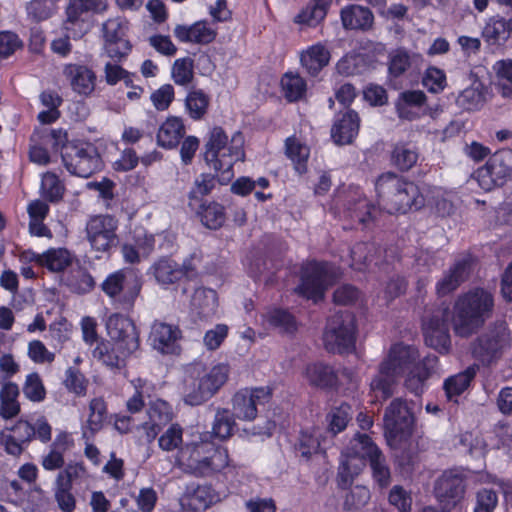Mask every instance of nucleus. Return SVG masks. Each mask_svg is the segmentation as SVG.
Listing matches in <instances>:
<instances>
[{
    "mask_svg": "<svg viewBox=\"0 0 512 512\" xmlns=\"http://www.w3.org/2000/svg\"><path fill=\"white\" fill-rule=\"evenodd\" d=\"M439 358L435 354H428L419 360L410 371L407 372L404 385L415 396H421L425 390V383L436 371Z\"/></svg>",
    "mask_w": 512,
    "mask_h": 512,
    "instance_id": "nucleus-25",
    "label": "nucleus"
},
{
    "mask_svg": "<svg viewBox=\"0 0 512 512\" xmlns=\"http://www.w3.org/2000/svg\"><path fill=\"white\" fill-rule=\"evenodd\" d=\"M173 34L180 43L208 45L215 41L217 30L207 20H198L190 25L177 24Z\"/></svg>",
    "mask_w": 512,
    "mask_h": 512,
    "instance_id": "nucleus-23",
    "label": "nucleus"
},
{
    "mask_svg": "<svg viewBox=\"0 0 512 512\" xmlns=\"http://www.w3.org/2000/svg\"><path fill=\"white\" fill-rule=\"evenodd\" d=\"M398 376L391 371H384L379 364L378 374L371 380L370 389L379 401H386L393 395V388Z\"/></svg>",
    "mask_w": 512,
    "mask_h": 512,
    "instance_id": "nucleus-53",
    "label": "nucleus"
},
{
    "mask_svg": "<svg viewBox=\"0 0 512 512\" xmlns=\"http://www.w3.org/2000/svg\"><path fill=\"white\" fill-rule=\"evenodd\" d=\"M328 278L327 263L311 260L301 267L300 283L295 292L304 299L318 303L324 299Z\"/></svg>",
    "mask_w": 512,
    "mask_h": 512,
    "instance_id": "nucleus-13",
    "label": "nucleus"
},
{
    "mask_svg": "<svg viewBox=\"0 0 512 512\" xmlns=\"http://www.w3.org/2000/svg\"><path fill=\"white\" fill-rule=\"evenodd\" d=\"M411 67V56L405 48H397L389 53L388 74L390 82L402 77Z\"/></svg>",
    "mask_w": 512,
    "mask_h": 512,
    "instance_id": "nucleus-55",
    "label": "nucleus"
},
{
    "mask_svg": "<svg viewBox=\"0 0 512 512\" xmlns=\"http://www.w3.org/2000/svg\"><path fill=\"white\" fill-rule=\"evenodd\" d=\"M287 157L293 162L295 170L299 174L307 172V163L309 158L308 149L298 142L294 137H289L285 141Z\"/></svg>",
    "mask_w": 512,
    "mask_h": 512,
    "instance_id": "nucleus-56",
    "label": "nucleus"
},
{
    "mask_svg": "<svg viewBox=\"0 0 512 512\" xmlns=\"http://www.w3.org/2000/svg\"><path fill=\"white\" fill-rule=\"evenodd\" d=\"M107 403L102 397L92 398L89 402V415L86 424L81 427L82 439L93 441L96 434L102 430L107 419Z\"/></svg>",
    "mask_w": 512,
    "mask_h": 512,
    "instance_id": "nucleus-35",
    "label": "nucleus"
},
{
    "mask_svg": "<svg viewBox=\"0 0 512 512\" xmlns=\"http://www.w3.org/2000/svg\"><path fill=\"white\" fill-rule=\"evenodd\" d=\"M494 297L481 287L459 295L453 305L452 324L457 336L467 338L481 329L492 315Z\"/></svg>",
    "mask_w": 512,
    "mask_h": 512,
    "instance_id": "nucleus-3",
    "label": "nucleus"
},
{
    "mask_svg": "<svg viewBox=\"0 0 512 512\" xmlns=\"http://www.w3.org/2000/svg\"><path fill=\"white\" fill-rule=\"evenodd\" d=\"M92 356L112 371L120 370L126 366L127 358L120 354L118 347L110 340L101 339L93 349Z\"/></svg>",
    "mask_w": 512,
    "mask_h": 512,
    "instance_id": "nucleus-41",
    "label": "nucleus"
},
{
    "mask_svg": "<svg viewBox=\"0 0 512 512\" xmlns=\"http://www.w3.org/2000/svg\"><path fill=\"white\" fill-rule=\"evenodd\" d=\"M217 183H219V177L215 172L214 174L201 173L197 176L188 193V206L201 207V202L206 201L204 197L212 193Z\"/></svg>",
    "mask_w": 512,
    "mask_h": 512,
    "instance_id": "nucleus-47",
    "label": "nucleus"
},
{
    "mask_svg": "<svg viewBox=\"0 0 512 512\" xmlns=\"http://www.w3.org/2000/svg\"><path fill=\"white\" fill-rule=\"evenodd\" d=\"M183 501L188 510L202 512L218 503L220 495L211 484H191L186 488Z\"/></svg>",
    "mask_w": 512,
    "mask_h": 512,
    "instance_id": "nucleus-27",
    "label": "nucleus"
},
{
    "mask_svg": "<svg viewBox=\"0 0 512 512\" xmlns=\"http://www.w3.org/2000/svg\"><path fill=\"white\" fill-rule=\"evenodd\" d=\"M333 0H309L294 17V23L316 28L326 18Z\"/></svg>",
    "mask_w": 512,
    "mask_h": 512,
    "instance_id": "nucleus-38",
    "label": "nucleus"
},
{
    "mask_svg": "<svg viewBox=\"0 0 512 512\" xmlns=\"http://www.w3.org/2000/svg\"><path fill=\"white\" fill-rule=\"evenodd\" d=\"M186 128L180 116L170 115L159 126L156 138L157 144L164 149H173L179 146L184 138Z\"/></svg>",
    "mask_w": 512,
    "mask_h": 512,
    "instance_id": "nucleus-36",
    "label": "nucleus"
},
{
    "mask_svg": "<svg viewBox=\"0 0 512 512\" xmlns=\"http://www.w3.org/2000/svg\"><path fill=\"white\" fill-rule=\"evenodd\" d=\"M267 322L287 334H294L298 330L296 317L284 308H273L267 314Z\"/></svg>",
    "mask_w": 512,
    "mask_h": 512,
    "instance_id": "nucleus-57",
    "label": "nucleus"
},
{
    "mask_svg": "<svg viewBox=\"0 0 512 512\" xmlns=\"http://www.w3.org/2000/svg\"><path fill=\"white\" fill-rule=\"evenodd\" d=\"M35 262L51 272H62L73 262V255L66 248H50L42 254H37Z\"/></svg>",
    "mask_w": 512,
    "mask_h": 512,
    "instance_id": "nucleus-44",
    "label": "nucleus"
},
{
    "mask_svg": "<svg viewBox=\"0 0 512 512\" xmlns=\"http://www.w3.org/2000/svg\"><path fill=\"white\" fill-rule=\"evenodd\" d=\"M377 202L389 214H406L419 210L425 198L418 185L394 172H385L375 181Z\"/></svg>",
    "mask_w": 512,
    "mask_h": 512,
    "instance_id": "nucleus-2",
    "label": "nucleus"
},
{
    "mask_svg": "<svg viewBox=\"0 0 512 512\" xmlns=\"http://www.w3.org/2000/svg\"><path fill=\"white\" fill-rule=\"evenodd\" d=\"M200 218L201 223L212 230L219 229L226 220L225 207L217 201L201 202V207H189Z\"/></svg>",
    "mask_w": 512,
    "mask_h": 512,
    "instance_id": "nucleus-42",
    "label": "nucleus"
},
{
    "mask_svg": "<svg viewBox=\"0 0 512 512\" xmlns=\"http://www.w3.org/2000/svg\"><path fill=\"white\" fill-rule=\"evenodd\" d=\"M87 12L76 0H70L66 8V20L63 27L67 33H70L74 39L81 38L85 33V21L82 14Z\"/></svg>",
    "mask_w": 512,
    "mask_h": 512,
    "instance_id": "nucleus-52",
    "label": "nucleus"
},
{
    "mask_svg": "<svg viewBox=\"0 0 512 512\" xmlns=\"http://www.w3.org/2000/svg\"><path fill=\"white\" fill-rule=\"evenodd\" d=\"M118 220L109 214L94 215L86 223L85 232L96 259L108 258L119 244Z\"/></svg>",
    "mask_w": 512,
    "mask_h": 512,
    "instance_id": "nucleus-10",
    "label": "nucleus"
},
{
    "mask_svg": "<svg viewBox=\"0 0 512 512\" xmlns=\"http://www.w3.org/2000/svg\"><path fill=\"white\" fill-rule=\"evenodd\" d=\"M359 114L353 109L338 112L331 127V138L336 145H349L354 142L360 130Z\"/></svg>",
    "mask_w": 512,
    "mask_h": 512,
    "instance_id": "nucleus-22",
    "label": "nucleus"
},
{
    "mask_svg": "<svg viewBox=\"0 0 512 512\" xmlns=\"http://www.w3.org/2000/svg\"><path fill=\"white\" fill-rule=\"evenodd\" d=\"M233 413L229 409L219 408L215 414L212 434L220 440H226L232 436L235 420Z\"/></svg>",
    "mask_w": 512,
    "mask_h": 512,
    "instance_id": "nucleus-59",
    "label": "nucleus"
},
{
    "mask_svg": "<svg viewBox=\"0 0 512 512\" xmlns=\"http://www.w3.org/2000/svg\"><path fill=\"white\" fill-rule=\"evenodd\" d=\"M143 286L142 277L133 269L123 268L110 273L101 284L115 308L129 312L134 308Z\"/></svg>",
    "mask_w": 512,
    "mask_h": 512,
    "instance_id": "nucleus-7",
    "label": "nucleus"
},
{
    "mask_svg": "<svg viewBox=\"0 0 512 512\" xmlns=\"http://www.w3.org/2000/svg\"><path fill=\"white\" fill-rule=\"evenodd\" d=\"M182 332L177 325L155 321L151 327L150 340L155 349L163 354H178L180 346L177 341Z\"/></svg>",
    "mask_w": 512,
    "mask_h": 512,
    "instance_id": "nucleus-26",
    "label": "nucleus"
},
{
    "mask_svg": "<svg viewBox=\"0 0 512 512\" xmlns=\"http://www.w3.org/2000/svg\"><path fill=\"white\" fill-rule=\"evenodd\" d=\"M471 270L472 260L469 257L456 260L436 283L437 295L444 297L456 291L468 279Z\"/></svg>",
    "mask_w": 512,
    "mask_h": 512,
    "instance_id": "nucleus-28",
    "label": "nucleus"
},
{
    "mask_svg": "<svg viewBox=\"0 0 512 512\" xmlns=\"http://www.w3.org/2000/svg\"><path fill=\"white\" fill-rule=\"evenodd\" d=\"M466 484L462 474L446 470L434 484V494L445 505H456L465 494Z\"/></svg>",
    "mask_w": 512,
    "mask_h": 512,
    "instance_id": "nucleus-20",
    "label": "nucleus"
},
{
    "mask_svg": "<svg viewBox=\"0 0 512 512\" xmlns=\"http://www.w3.org/2000/svg\"><path fill=\"white\" fill-rule=\"evenodd\" d=\"M22 391L25 397L34 403L44 401L47 394L43 381L37 372L29 373L26 376Z\"/></svg>",
    "mask_w": 512,
    "mask_h": 512,
    "instance_id": "nucleus-61",
    "label": "nucleus"
},
{
    "mask_svg": "<svg viewBox=\"0 0 512 512\" xmlns=\"http://www.w3.org/2000/svg\"><path fill=\"white\" fill-rule=\"evenodd\" d=\"M352 415V406L347 402H341L338 406H333L325 417L327 431L333 436L343 432L352 420Z\"/></svg>",
    "mask_w": 512,
    "mask_h": 512,
    "instance_id": "nucleus-51",
    "label": "nucleus"
},
{
    "mask_svg": "<svg viewBox=\"0 0 512 512\" xmlns=\"http://www.w3.org/2000/svg\"><path fill=\"white\" fill-rule=\"evenodd\" d=\"M511 346V333L505 322H495L469 343V353L478 367L496 365Z\"/></svg>",
    "mask_w": 512,
    "mask_h": 512,
    "instance_id": "nucleus-5",
    "label": "nucleus"
},
{
    "mask_svg": "<svg viewBox=\"0 0 512 512\" xmlns=\"http://www.w3.org/2000/svg\"><path fill=\"white\" fill-rule=\"evenodd\" d=\"M218 305V294L214 289L198 287L191 298V314L199 321H207L216 315Z\"/></svg>",
    "mask_w": 512,
    "mask_h": 512,
    "instance_id": "nucleus-31",
    "label": "nucleus"
},
{
    "mask_svg": "<svg viewBox=\"0 0 512 512\" xmlns=\"http://www.w3.org/2000/svg\"><path fill=\"white\" fill-rule=\"evenodd\" d=\"M65 285L71 292L83 295L94 289L95 280L85 268L78 267L67 275Z\"/></svg>",
    "mask_w": 512,
    "mask_h": 512,
    "instance_id": "nucleus-54",
    "label": "nucleus"
},
{
    "mask_svg": "<svg viewBox=\"0 0 512 512\" xmlns=\"http://www.w3.org/2000/svg\"><path fill=\"white\" fill-rule=\"evenodd\" d=\"M62 162L70 174L81 178H89L104 167L98 148L93 143L82 140L66 144L62 151Z\"/></svg>",
    "mask_w": 512,
    "mask_h": 512,
    "instance_id": "nucleus-9",
    "label": "nucleus"
},
{
    "mask_svg": "<svg viewBox=\"0 0 512 512\" xmlns=\"http://www.w3.org/2000/svg\"><path fill=\"white\" fill-rule=\"evenodd\" d=\"M148 419L142 424V428L149 441H153L170 424L174 418L171 404L163 399L151 401L147 408Z\"/></svg>",
    "mask_w": 512,
    "mask_h": 512,
    "instance_id": "nucleus-21",
    "label": "nucleus"
},
{
    "mask_svg": "<svg viewBox=\"0 0 512 512\" xmlns=\"http://www.w3.org/2000/svg\"><path fill=\"white\" fill-rule=\"evenodd\" d=\"M415 418L406 401L395 398L384 414L385 436L388 442L407 441L413 433Z\"/></svg>",
    "mask_w": 512,
    "mask_h": 512,
    "instance_id": "nucleus-12",
    "label": "nucleus"
},
{
    "mask_svg": "<svg viewBox=\"0 0 512 512\" xmlns=\"http://www.w3.org/2000/svg\"><path fill=\"white\" fill-rule=\"evenodd\" d=\"M272 395L269 387L242 388L232 397V413L239 420L253 421L258 407L269 403Z\"/></svg>",
    "mask_w": 512,
    "mask_h": 512,
    "instance_id": "nucleus-16",
    "label": "nucleus"
},
{
    "mask_svg": "<svg viewBox=\"0 0 512 512\" xmlns=\"http://www.w3.org/2000/svg\"><path fill=\"white\" fill-rule=\"evenodd\" d=\"M201 155L206 165L218 174L219 184L227 185L234 178V166L245 160L241 132L233 135L229 142L221 126H213L204 138Z\"/></svg>",
    "mask_w": 512,
    "mask_h": 512,
    "instance_id": "nucleus-1",
    "label": "nucleus"
},
{
    "mask_svg": "<svg viewBox=\"0 0 512 512\" xmlns=\"http://www.w3.org/2000/svg\"><path fill=\"white\" fill-rule=\"evenodd\" d=\"M426 101L425 93L420 90H407L400 93L395 104L398 117L409 121L418 119L420 114L415 109L422 108Z\"/></svg>",
    "mask_w": 512,
    "mask_h": 512,
    "instance_id": "nucleus-40",
    "label": "nucleus"
},
{
    "mask_svg": "<svg viewBox=\"0 0 512 512\" xmlns=\"http://www.w3.org/2000/svg\"><path fill=\"white\" fill-rule=\"evenodd\" d=\"M344 215L353 222L367 227L375 219L376 206L366 197L360 187L350 186L344 203Z\"/></svg>",
    "mask_w": 512,
    "mask_h": 512,
    "instance_id": "nucleus-17",
    "label": "nucleus"
},
{
    "mask_svg": "<svg viewBox=\"0 0 512 512\" xmlns=\"http://www.w3.org/2000/svg\"><path fill=\"white\" fill-rule=\"evenodd\" d=\"M305 377L310 386L326 391H337L340 387V380L334 366L317 361L309 363L305 367Z\"/></svg>",
    "mask_w": 512,
    "mask_h": 512,
    "instance_id": "nucleus-24",
    "label": "nucleus"
},
{
    "mask_svg": "<svg viewBox=\"0 0 512 512\" xmlns=\"http://www.w3.org/2000/svg\"><path fill=\"white\" fill-rule=\"evenodd\" d=\"M129 21L124 17L109 18L103 23L104 50L115 62H121L132 51L129 41Z\"/></svg>",
    "mask_w": 512,
    "mask_h": 512,
    "instance_id": "nucleus-15",
    "label": "nucleus"
},
{
    "mask_svg": "<svg viewBox=\"0 0 512 512\" xmlns=\"http://www.w3.org/2000/svg\"><path fill=\"white\" fill-rule=\"evenodd\" d=\"M30 142H36L42 145L51 154L60 153L66 144H69L68 133L62 128L48 129V128H36L30 136Z\"/></svg>",
    "mask_w": 512,
    "mask_h": 512,
    "instance_id": "nucleus-39",
    "label": "nucleus"
},
{
    "mask_svg": "<svg viewBox=\"0 0 512 512\" xmlns=\"http://www.w3.org/2000/svg\"><path fill=\"white\" fill-rule=\"evenodd\" d=\"M330 59L329 49L321 42L308 46L300 54V64L310 77H317Z\"/></svg>",
    "mask_w": 512,
    "mask_h": 512,
    "instance_id": "nucleus-34",
    "label": "nucleus"
},
{
    "mask_svg": "<svg viewBox=\"0 0 512 512\" xmlns=\"http://www.w3.org/2000/svg\"><path fill=\"white\" fill-rule=\"evenodd\" d=\"M63 74L69 80L72 90L77 94L89 96L95 90L97 76L88 66L68 63L63 67Z\"/></svg>",
    "mask_w": 512,
    "mask_h": 512,
    "instance_id": "nucleus-29",
    "label": "nucleus"
},
{
    "mask_svg": "<svg viewBox=\"0 0 512 512\" xmlns=\"http://www.w3.org/2000/svg\"><path fill=\"white\" fill-rule=\"evenodd\" d=\"M183 428L178 423H171L167 430L158 438V446L161 450L171 452L183 447Z\"/></svg>",
    "mask_w": 512,
    "mask_h": 512,
    "instance_id": "nucleus-62",
    "label": "nucleus"
},
{
    "mask_svg": "<svg viewBox=\"0 0 512 512\" xmlns=\"http://www.w3.org/2000/svg\"><path fill=\"white\" fill-rule=\"evenodd\" d=\"M130 383L134 388V393L126 401V410L130 414H137L145 407V396H149L147 392L150 384L141 377L132 379Z\"/></svg>",
    "mask_w": 512,
    "mask_h": 512,
    "instance_id": "nucleus-58",
    "label": "nucleus"
},
{
    "mask_svg": "<svg viewBox=\"0 0 512 512\" xmlns=\"http://www.w3.org/2000/svg\"><path fill=\"white\" fill-rule=\"evenodd\" d=\"M193 60L189 57L176 59L172 66V78L177 85L186 86L193 80Z\"/></svg>",
    "mask_w": 512,
    "mask_h": 512,
    "instance_id": "nucleus-63",
    "label": "nucleus"
},
{
    "mask_svg": "<svg viewBox=\"0 0 512 512\" xmlns=\"http://www.w3.org/2000/svg\"><path fill=\"white\" fill-rule=\"evenodd\" d=\"M337 474V485L341 489L351 486L355 476L359 474L361 466L381 456V450L367 434L357 433L350 441Z\"/></svg>",
    "mask_w": 512,
    "mask_h": 512,
    "instance_id": "nucleus-6",
    "label": "nucleus"
},
{
    "mask_svg": "<svg viewBox=\"0 0 512 512\" xmlns=\"http://www.w3.org/2000/svg\"><path fill=\"white\" fill-rule=\"evenodd\" d=\"M358 326L355 315L349 311H339L327 321L323 332V344L327 352L350 354L356 348Z\"/></svg>",
    "mask_w": 512,
    "mask_h": 512,
    "instance_id": "nucleus-8",
    "label": "nucleus"
},
{
    "mask_svg": "<svg viewBox=\"0 0 512 512\" xmlns=\"http://www.w3.org/2000/svg\"><path fill=\"white\" fill-rule=\"evenodd\" d=\"M475 177L480 187L486 191L505 185L512 178V149L504 148L493 153L475 171Z\"/></svg>",
    "mask_w": 512,
    "mask_h": 512,
    "instance_id": "nucleus-11",
    "label": "nucleus"
},
{
    "mask_svg": "<svg viewBox=\"0 0 512 512\" xmlns=\"http://www.w3.org/2000/svg\"><path fill=\"white\" fill-rule=\"evenodd\" d=\"M150 269L158 284L165 288L178 283L186 276L184 267L170 257H161Z\"/></svg>",
    "mask_w": 512,
    "mask_h": 512,
    "instance_id": "nucleus-37",
    "label": "nucleus"
},
{
    "mask_svg": "<svg viewBox=\"0 0 512 512\" xmlns=\"http://www.w3.org/2000/svg\"><path fill=\"white\" fill-rule=\"evenodd\" d=\"M280 87L284 98L289 103L299 102L307 94V82L297 72H285L280 79Z\"/></svg>",
    "mask_w": 512,
    "mask_h": 512,
    "instance_id": "nucleus-49",
    "label": "nucleus"
},
{
    "mask_svg": "<svg viewBox=\"0 0 512 512\" xmlns=\"http://www.w3.org/2000/svg\"><path fill=\"white\" fill-rule=\"evenodd\" d=\"M19 386L12 381L5 382L0 388V417L4 420L15 418L21 412L18 401Z\"/></svg>",
    "mask_w": 512,
    "mask_h": 512,
    "instance_id": "nucleus-45",
    "label": "nucleus"
},
{
    "mask_svg": "<svg viewBox=\"0 0 512 512\" xmlns=\"http://www.w3.org/2000/svg\"><path fill=\"white\" fill-rule=\"evenodd\" d=\"M107 333L120 354L129 358L140 347V333L134 321L120 313H113L106 322Z\"/></svg>",
    "mask_w": 512,
    "mask_h": 512,
    "instance_id": "nucleus-14",
    "label": "nucleus"
},
{
    "mask_svg": "<svg viewBox=\"0 0 512 512\" xmlns=\"http://www.w3.org/2000/svg\"><path fill=\"white\" fill-rule=\"evenodd\" d=\"M229 373L230 367L226 363H218L208 371L200 366L187 369L181 388L183 402L189 406L207 402L228 381Z\"/></svg>",
    "mask_w": 512,
    "mask_h": 512,
    "instance_id": "nucleus-4",
    "label": "nucleus"
},
{
    "mask_svg": "<svg viewBox=\"0 0 512 512\" xmlns=\"http://www.w3.org/2000/svg\"><path fill=\"white\" fill-rule=\"evenodd\" d=\"M207 449L209 453L195 464L196 477L214 476L229 465V454L226 448L210 441Z\"/></svg>",
    "mask_w": 512,
    "mask_h": 512,
    "instance_id": "nucleus-30",
    "label": "nucleus"
},
{
    "mask_svg": "<svg viewBox=\"0 0 512 512\" xmlns=\"http://www.w3.org/2000/svg\"><path fill=\"white\" fill-rule=\"evenodd\" d=\"M210 96L202 89L192 88L184 100L185 112L193 121L203 120L210 107Z\"/></svg>",
    "mask_w": 512,
    "mask_h": 512,
    "instance_id": "nucleus-46",
    "label": "nucleus"
},
{
    "mask_svg": "<svg viewBox=\"0 0 512 512\" xmlns=\"http://www.w3.org/2000/svg\"><path fill=\"white\" fill-rule=\"evenodd\" d=\"M447 316L448 308H445L441 315L433 314L422 325L425 344L441 354L448 353L451 348Z\"/></svg>",
    "mask_w": 512,
    "mask_h": 512,
    "instance_id": "nucleus-18",
    "label": "nucleus"
},
{
    "mask_svg": "<svg viewBox=\"0 0 512 512\" xmlns=\"http://www.w3.org/2000/svg\"><path fill=\"white\" fill-rule=\"evenodd\" d=\"M477 371L478 366L476 364H472L465 370L445 379L443 388L447 398L452 400L454 397H458L463 394L476 377Z\"/></svg>",
    "mask_w": 512,
    "mask_h": 512,
    "instance_id": "nucleus-48",
    "label": "nucleus"
},
{
    "mask_svg": "<svg viewBox=\"0 0 512 512\" xmlns=\"http://www.w3.org/2000/svg\"><path fill=\"white\" fill-rule=\"evenodd\" d=\"M498 500L496 490L483 487L475 494L473 512H494L498 506Z\"/></svg>",
    "mask_w": 512,
    "mask_h": 512,
    "instance_id": "nucleus-64",
    "label": "nucleus"
},
{
    "mask_svg": "<svg viewBox=\"0 0 512 512\" xmlns=\"http://www.w3.org/2000/svg\"><path fill=\"white\" fill-rule=\"evenodd\" d=\"M482 38L489 46L503 47L512 38V16L489 17L482 29Z\"/></svg>",
    "mask_w": 512,
    "mask_h": 512,
    "instance_id": "nucleus-32",
    "label": "nucleus"
},
{
    "mask_svg": "<svg viewBox=\"0 0 512 512\" xmlns=\"http://www.w3.org/2000/svg\"><path fill=\"white\" fill-rule=\"evenodd\" d=\"M485 102L482 89L474 86L465 88L456 98V104L465 111L479 110Z\"/></svg>",
    "mask_w": 512,
    "mask_h": 512,
    "instance_id": "nucleus-60",
    "label": "nucleus"
},
{
    "mask_svg": "<svg viewBox=\"0 0 512 512\" xmlns=\"http://www.w3.org/2000/svg\"><path fill=\"white\" fill-rule=\"evenodd\" d=\"M342 26L346 30L368 31L374 24V15L368 7L348 4L340 11Z\"/></svg>",
    "mask_w": 512,
    "mask_h": 512,
    "instance_id": "nucleus-33",
    "label": "nucleus"
},
{
    "mask_svg": "<svg viewBox=\"0 0 512 512\" xmlns=\"http://www.w3.org/2000/svg\"><path fill=\"white\" fill-rule=\"evenodd\" d=\"M419 152L416 146L409 142H398L391 152V164L399 171L407 172L417 163Z\"/></svg>",
    "mask_w": 512,
    "mask_h": 512,
    "instance_id": "nucleus-50",
    "label": "nucleus"
},
{
    "mask_svg": "<svg viewBox=\"0 0 512 512\" xmlns=\"http://www.w3.org/2000/svg\"><path fill=\"white\" fill-rule=\"evenodd\" d=\"M419 350L413 345L397 342L391 345L386 358L380 363L383 370L391 371L398 377L410 371L420 360Z\"/></svg>",
    "mask_w": 512,
    "mask_h": 512,
    "instance_id": "nucleus-19",
    "label": "nucleus"
},
{
    "mask_svg": "<svg viewBox=\"0 0 512 512\" xmlns=\"http://www.w3.org/2000/svg\"><path fill=\"white\" fill-rule=\"evenodd\" d=\"M210 441L202 440L200 442H190L183 445L177 453V462L184 470L195 476V464L198 460H203Z\"/></svg>",
    "mask_w": 512,
    "mask_h": 512,
    "instance_id": "nucleus-43",
    "label": "nucleus"
}]
</instances>
